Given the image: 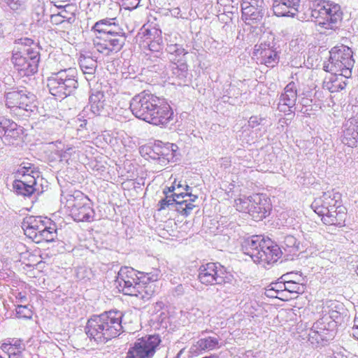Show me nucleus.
<instances>
[{
	"instance_id": "7c9ffc66",
	"label": "nucleus",
	"mask_w": 358,
	"mask_h": 358,
	"mask_svg": "<svg viewBox=\"0 0 358 358\" xmlns=\"http://www.w3.org/2000/svg\"><path fill=\"white\" fill-rule=\"evenodd\" d=\"M80 69L85 75H94L96 72V62L91 57L82 55L79 59Z\"/></svg>"
},
{
	"instance_id": "864d4df0",
	"label": "nucleus",
	"mask_w": 358,
	"mask_h": 358,
	"mask_svg": "<svg viewBox=\"0 0 358 358\" xmlns=\"http://www.w3.org/2000/svg\"><path fill=\"white\" fill-rule=\"evenodd\" d=\"M0 358H2V357L0 356Z\"/></svg>"
},
{
	"instance_id": "cd10ccee",
	"label": "nucleus",
	"mask_w": 358,
	"mask_h": 358,
	"mask_svg": "<svg viewBox=\"0 0 358 358\" xmlns=\"http://www.w3.org/2000/svg\"><path fill=\"white\" fill-rule=\"evenodd\" d=\"M154 147V151L159 154L162 158L173 157L174 153L177 150V146L174 143H163L162 141H157L152 144Z\"/></svg>"
},
{
	"instance_id": "37998d69",
	"label": "nucleus",
	"mask_w": 358,
	"mask_h": 358,
	"mask_svg": "<svg viewBox=\"0 0 358 358\" xmlns=\"http://www.w3.org/2000/svg\"><path fill=\"white\" fill-rule=\"evenodd\" d=\"M173 189H176V190L179 189H182L185 192H187L189 189V186L187 184H184L181 182V180H175L172 184Z\"/></svg>"
},
{
	"instance_id": "c756f323",
	"label": "nucleus",
	"mask_w": 358,
	"mask_h": 358,
	"mask_svg": "<svg viewBox=\"0 0 358 358\" xmlns=\"http://www.w3.org/2000/svg\"><path fill=\"white\" fill-rule=\"evenodd\" d=\"M298 6V5H289L285 1H274L273 2V13L277 17H293L294 13L291 9Z\"/></svg>"
},
{
	"instance_id": "c85d7f7f",
	"label": "nucleus",
	"mask_w": 358,
	"mask_h": 358,
	"mask_svg": "<svg viewBox=\"0 0 358 358\" xmlns=\"http://www.w3.org/2000/svg\"><path fill=\"white\" fill-rule=\"evenodd\" d=\"M90 110L93 113L99 115L104 108V95L101 92H96L90 96Z\"/></svg>"
},
{
	"instance_id": "5701e85b",
	"label": "nucleus",
	"mask_w": 358,
	"mask_h": 358,
	"mask_svg": "<svg viewBox=\"0 0 358 358\" xmlns=\"http://www.w3.org/2000/svg\"><path fill=\"white\" fill-rule=\"evenodd\" d=\"M143 41L152 51H159L162 48V32L156 28L147 29L143 31Z\"/></svg>"
},
{
	"instance_id": "9b49d317",
	"label": "nucleus",
	"mask_w": 358,
	"mask_h": 358,
	"mask_svg": "<svg viewBox=\"0 0 358 358\" xmlns=\"http://www.w3.org/2000/svg\"><path fill=\"white\" fill-rule=\"evenodd\" d=\"M77 71L67 70L53 72L48 78L47 86L48 91L56 99H64L78 87Z\"/></svg>"
},
{
	"instance_id": "a18cd8bd",
	"label": "nucleus",
	"mask_w": 358,
	"mask_h": 358,
	"mask_svg": "<svg viewBox=\"0 0 358 358\" xmlns=\"http://www.w3.org/2000/svg\"><path fill=\"white\" fill-rule=\"evenodd\" d=\"M15 299L19 303H25L27 302V294L23 292H19L16 294Z\"/></svg>"
},
{
	"instance_id": "6ab92c4d",
	"label": "nucleus",
	"mask_w": 358,
	"mask_h": 358,
	"mask_svg": "<svg viewBox=\"0 0 358 358\" xmlns=\"http://www.w3.org/2000/svg\"><path fill=\"white\" fill-rule=\"evenodd\" d=\"M112 10H115V13L110 15L108 13V18L101 20L95 23L92 27V31L95 34V36H100L103 35H112L115 34H120L112 29V26L115 24L114 21L120 13V6L117 3L111 4Z\"/></svg>"
},
{
	"instance_id": "4468645a",
	"label": "nucleus",
	"mask_w": 358,
	"mask_h": 358,
	"mask_svg": "<svg viewBox=\"0 0 358 358\" xmlns=\"http://www.w3.org/2000/svg\"><path fill=\"white\" fill-rule=\"evenodd\" d=\"M90 201L87 195L80 191H75L73 194L66 196L64 207L74 220L90 222L94 214Z\"/></svg>"
},
{
	"instance_id": "a211bd4d",
	"label": "nucleus",
	"mask_w": 358,
	"mask_h": 358,
	"mask_svg": "<svg viewBox=\"0 0 358 358\" xmlns=\"http://www.w3.org/2000/svg\"><path fill=\"white\" fill-rule=\"evenodd\" d=\"M176 192L173 194V201L176 202V211L178 215L187 217L196 207L194 203L197 200V196L188 194L182 189H177Z\"/></svg>"
},
{
	"instance_id": "473e14b6",
	"label": "nucleus",
	"mask_w": 358,
	"mask_h": 358,
	"mask_svg": "<svg viewBox=\"0 0 358 358\" xmlns=\"http://www.w3.org/2000/svg\"><path fill=\"white\" fill-rule=\"evenodd\" d=\"M284 285L285 290L289 294H301L305 291V285L301 279H298L297 282L289 281L286 284L284 283Z\"/></svg>"
},
{
	"instance_id": "c03bdc74",
	"label": "nucleus",
	"mask_w": 358,
	"mask_h": 358,
	"mask_svg": "<svg viewBox=\"0 0 358 358\" xmlns=\"http://www.w3.org/2000/svg\"><path fill=\"white\" fill-rule=\"evenodd\" d=\"M352 334H353L355 338L358 340V312L356 316H355L354 325L352 327Z\"/></svg>"
},
{
	"instance_id": "2eb2a0df",
	"label": "nucleus",
	"mask_w": 358,
	"mask_h": 358,
	"mask_svg": "<svg viewBox=\"0 0 358 358\" xmlns=\"http://www.w3.org/2000/svg\"><path fill=\"white\" fill-rule=\"evenodd\" d=\"M161 338L159 335H146L136 340L131 345L125 358H153L159 349Z\"/></svg>"
},
{
	"instance_id": "a19ab883",
	"label": "nucleus",
	"mask_w": 358,
	"mask_h": 358,
	"mask_svg": "<svg viewBox=\"0 0 358 358\" xmlns=\"http://www.w3.org/2000/svg\"><path fill=\"white\" fill-rule=\"evenodd\" d=\"M173 202H174L173 199H168L167 197L160 200L159 202V208H157V210L161 211L162 210H165V208L172 205Z\"/></svg>"
},
{
	"instance_id": "09e8293b",
	"label": "nucleus",
	"mask_w": 358,
	"mask_h": 358,
	"mask_svg": "<svg viewBox=\"0 0 358 358\" xmlns=\"http://www.w3.org/2000/svg\"><path fill=\"white\" fill-rule=\"evenodd\" d=\"M176 189H173V187L171 186L166 189H164V191H163V192H164L165 194H168V193H170V192H176Z\"/></svg>"
},
{
	"instance_id": "a878e982",
	"label": "nucleus",
	"mask_w": 358,
	"mask_h": 358,
	"mask_svg": "<svg viewBox=\"0 0 358 358\" xmlns=\"http://www.w3.org/2000/svg\"><path fill=\"white\" fill-rule=\"evenodd\" d=\"M71 58L66 54H57L50 59V69L53 72H60L67 70H76L70 66Z\"/></svg>"
},
{
	"instance_id": "9d476101",
	"label": "nucleus",
	"mask_w": 358,
	"mask_h": 358,
	"mask_svg": "<svg viewBox=\"0 0 358 358\" xmlns=\"http://www.w3.org/2000/svg\"><path fill=\"white\" fill-rule=\"evenodd\" d=\"M15 174L17 178L13 180V188L16 194L31 197L38 190L37 179L40 177V171L34 164L22 163Z\"/></svg>"
},
{
	"instance_id": "58836bf2",
	"label": "nucleus",
	"mask_w": 358,
	"mask_h": 358,
	"mask_svg": "<svg viewBox=\"0 0 358 358\" xmlns=\"http://www.w3.org/2000/svg\"><path fill=\"white\" fill-rule=\"evenodd\" d=\"M298 279H301V280H302L301 275H298L297 273H286L282 275V276L280 277L279 280L276 282L287 284L289 280L290 282H296Z\"/></svg>"
},
{
	"instance_id": "603ef678",
	"label": "nucleus",
	"mask_w": 358,
	"mask_h": 358,
	"mask_svg": "<svg viewBox=\"0 0 358 358\" xmlns=\"http://www.w3.org/2000/svg\"><path fill=\"white\" fill-rule=\"evenodd\" d=\"M357 275H358V266H357Z\"/></svg>"
},
{
	"instance_id": "bb28decb",
	"label": "nucleus",
	"mask_w": 358,
	"mask_h": 358,
	"mask_svg": "<svg viewBox=\"0 0 358 358\" xmlns=\"http://www.w3.org/2000/svg\"><path fill=\"white\" fill-rule=\"evenodd\" d=\"M264 294L271 299H278L282 301L289 300L287 292L285 290V285L282 282H274L269 284L266 288Z\"/></svg>"
},
{
	"instance_id": "2f4dec72",
	"label": "nucleus",
	"mask_w": 358,
	"mask_h": 358,
	"mask_svg": "<svg viewBox=\"0 0 358 358\" xmlns=\"http://www.w3.org/2000/svg\"><path fill=\"white\" fill-rule=\"evenodd\" d=\"M76 11L77 8L76 7V5L71 3H66V8L63 9H59V11L55 13V14L62 16V17L67 20V22L70 23L71 22L74 21Z\"/></svg>"
},
{
	"instance_id": "8fccbe9b",
	"label": "nucleus",
	"mask_w": 358,
	"mask_h": 358,
	"mask_svg": "<svg viewBox=\"0 0 358 358\" xmlns=\"http://www.w3.org/2000/svg\"><path fill=\"white\" fill-rule=\"evenodd\" d=\"M114 3H110L111 5L113 4ZM111 5H109V7H108V9H107L106 10V15H108V14H110V15H113L115 13V10H112L110 9L111 8Z\"/></svg>"
},
{
	"instance_id": "f3484780",
	"label": "nucleus",
	"mask_w": 358,
	"mask_h": 358,
	"mask_svg": "<svg viewBox=\"0 0 358 358\" xmlns=\"http://www.w3.org/2000/svg\"><path fill=\"white\" fill-rule=\"evenodd\" d=\"M93 45L98 52L108 56L120 51L124 45V36L120 33L95 36Z\"/></svg>"
},
{
	"instance_id": "f03ea898",
	"label": "nucleus",
	"mask_w": 358,
	"mask_h": 358,
	"mask_svg": "<svg viewBox=\"0 0 358 358\" xmlns=\"http://www.w3.org/2000/svg\"><path fill=\"white\" fill-rule=\"evenodd\" d=\"M131 112L136 117L154 126L165 128L174 121V112L165 99L143 92L133 98Z\"/></svg>"
},
{
	"instance_id": "72a5a7b5",
	"label": "nucleus",
	"mask_w": 358,
	"mask_h": 358,
	"mask_svg": "<svg viewBox=\"0 0 358 358\" xmlns=\"http://www.w3.org/2000/svg\"><path fill=\"white\" fill-rule=\"evenodd\" d=\"M358 133L354 129H347L345 135L343 138V143L348 145L350 148H355L357 146Z\"/></svg>"
},
{
	"instance_id": "b1692460",
	"label": "nucleus",
	"mask_w": 358,
	"mask_h": 358,
	"mask_svg": "<svg viewBox=\"0 0 358 358\" xmlns=\"http://www.w3.org/2000/svg\"><path fill=\"white\" fill-rule=\"evenodd\" d=\"M220 348L219 339L216 337H205L196 342L189 352L193 355H199L203 352H210Z\"/></svg>"
},
{
	"instance_id": "39448f33",
	"label": "nucleus",
	"mask_w": 358,
	"mask_h": 358,
	"mask_svg": "<svg viewBox=\"0 0 358 358\" xmlns=\"http://www.w3.org/2000/svg\"><path fill=\"white\" fill-rule=\"evenodd\" d=\"M341 202V194L332 189L315 199L312 208L324 224L343 227L347 220V208Z\"/></svg>"
},
{
	"instance_id": "aec40b11",
	"label": "nucleus",
	"mask_w": 358,
	"mask_h": 358,
	"mask_svg": "<svg viewBox=\"0 0 358 358\" xmlns=\"http://www.w3.org/2000/svg\"><path fill=\"white\" fill-rule=\"evenodd\" d=\"M253 55L261 64L267 66H274L279 61L277 52L266 43L256 45Z\"/></svg>"
},
{
	"instance_id": "0eeeda50",
	"label": "nucleus",
	"mask_w": 358,
	"mask_h": 358,
	"mask_svg": "<svg viewBox=\"0 0 358 358\" xmlns=\"http://www.w3.org/2000/svg\"><path fill=\"white\" fill-rule=\"evenodd\" d=\"M311 21L317 26L334 30L341 25L343 11L341 5L329 0H314L310 5Z\"/></svg>"
},
{
	"instance_id": "f704fd0d",
	"label": "nucleus",
	"mask_w": 358,
	"mask_h": 358,
	"mask_svg": "<svg viewBox=\"0 0 358 358\" xmlns=\"http://www.w3.org/2000/svg\"><path fill=\"white\" fill-rule=\"evenodd\" d=\"M16 316L21 320H29L32 317V310L29 306L18 305L15 308Z\"/></svg>"
},
{
	"instance_id": "de8ad7c7",
	"label": "nucleus",
	"mask_w": 358,
	"mask_h": 358,
	"mask_svg": "<svg viewBox=\"0 0 358 358\" xmlns=\"http://www.w3.org/2000/svg\"><path fill=\"white\" fill-rule=\"evenodd\" d=\"M64 1H51L50 3H52L56 8L60 10L65 8V4L62 3Z\"/></svg>"
},
{
	"instance_id": "ddd939ff",
	"label": "nucleus",
	"mask_w": 358,
	"mask_h": 358,
	"mask_svg": "<svg viewBox=\"0 0 358 358\" xmlns=\"http://www.w3.org/2000/svg\"><path fill=\"white\" fill-rule=\"evenodd\" d=\"M354 63L352 50L347 46H343L331 50L329 60L324 64V70L325 72L334 73L341 72L344 78H349L352 76Z\"/></svg>"
},
{
	"instance_id": "f257e3e1",
	"label": "nucleus",
	"mask_w": 358,
	"mask_h": 358,
	"mask_svg": "<svg viewBox=\"0 0 358 358\" xmlns=\"http://www.w3.org/2000/svg\"><path fill=\"white\" fill-rule=\"evenodd\" d=\"M160 271H138L130 266H122L117 272V284L120 292L146 302L155 295V283L159 279Z\"/></svg>"
},
{
	"instance_id": "6e6552de",
	"label": "nucleus",
	"mask_w": 358,
	"mask_h": 358,
	"mask_svg": "<svg viewBox=\"0 0 358 358\" xmlns=\"http://www.w3.org/2000/svg\"><path fill=\"white\" fill-rule=\"evenodd\" d=\"M24 236L36 243H50L56 240L55 223L48 217L29 215L22 222Z\"/></svg>"
},
{
	"instance_id": "e433bc0d",
	"label": "nucleus",
	"mask_w": 358,
	"mask_h": 358,
	"mask_svg": "<svg viewBox=\"0 0 358 358\" xmlns=\"http://www.w3.org/2000/svg\"><path fill=\"white\" fill-rule=\"evenodd\" d=\"M141 153L143 157H146L147 159H159L161 157L159 154H157L155 151L153 150V147L152 145H144L141 148Z\"/></svg>"
},
{
	"instance_id": "4be33fe9",
	"label": "nucleus",
	"mask_w": 358,
	"mask_h": 358,
	"mask_svg": "<svg viewBox=\"0 0 358 358\" xmlns=\"http://www.w3.org/2000/svg\"><path fill=\"white\" fill-rule=\"evenodd\" d=\"M329 76H327L324 80V88L328 90L331 93L339 92L346 87V81L343 74L341 72L334 73L333 72H328Z\"/></svg>"
},
{
	"instance_id": "412c9836",
	"label": "nucleus",
	"mask_w": 358,
	"mask_h": 358,
	"mask_svg": "<svg viewBox=\"0 0 358 358\" xmlns=\"http://www.w3.org/2000/svg\"><path fill=\"white\" fill-rule=\"evenodd\" d=\"M296 100V90L294 82H290L285 87L278 104V110L285 114H289Z\"/></svg>"
},
{
	"instance_id": "3c124183",
	"label": "nucleus",
	"mask_w": 358,
	"mask_h": 358,
	"mask_svg": "<svg viewBox=\"0 0 358 358\" xmlns=\"http://www.w3.org/2000/svg\"><path fill=\"white\" fill-rule=\"evenodd\" d=\"M202 358H216V356H215V355H210L209 356H206Z\"/></svg>"
},
{
	"instance_id": "7ed1b4c3",
	"label": "nucleus",
	"mask_w": 358,
	"mask_h": 358,
	"mask_svg": "<svg viewBox=\"0 0 358 358\" xmlns=\"http://www.w3.org/2000/svg\"><path fill=\"white\" fill-rule=\"evenodd\" d=\"M122 313L110 310L99 315H93L87 320L85 334L90 341L98 343L106 342L120 336L122 330Z\"/></svg>"
},
{
	"instance_id": "c9c22d12",
	"label": "nucleus",
	"mask_w": 358,
	"mask_h": 358,
	"mask_svg": "<svg viewBox=\"0 0 358 358\" xmlns=\"http://www.w3.org/2000/svg\"><path fill=\"white\" fill-rule=\"evenodd\" d=\"M0 127H1L2 131L4 132V135H8L9 133L16 131L17 124L11 120L3 118L0 120Z\"/></svg>"
},
{
	"instance_id": "ea45409f",
	"label": "nucleus",
	"mask_w": 358,
	"mask_h": 358,
	"mask_svg": "<svg viewBox=\"0 0 358 358\" xmlns=\"http://www.w3.org/2000/svg\"><path fill=\"white\" fill-rule=\"evenodd\" d=\"M122 2L125 10H133L138 6L141 1L139 0H122Z\"/></svg>"
},
{
	"instance_id": "dca6fc26",
	"label": "nucleus",
	"mask_w": 358,
	"mask_h": 358,
	"mask_svg": "<svg viewBox=\"0 0 358 358\" xmlns=\"http://www.w3.org/2000/svg\"><path fill=\"white\" fill-rule=\"evenodd\" d=\"M5 103L11 110H24L28 112L36 108L34 95L17 90H10L6 93Z\"/></svg>"
},
{
	"instance_id": "423d86ee",
	"label": "nucleus",
	"mask_w": 358,
	"mask_h": 358,
	"mask_svg": "<svg viewBox=\"0 0 358 358\" xmlns=\"http://www.w3.org/2000/svg\"><path fill=\"white\" fill-rule=\"evenodd\" d=\"M11 64L14 70L18 75L31 76L38 71V62H40V52L37 50L34 42L26 38L24 41L18 42L11 52Z\"/></svg>"
},
{
	"instance_id": "4c0bfd02",
	"label": "nucleus",
	"mask_w": 358,
	"mask_h": 358,
	"mask_svg": "<svg viewBox=\"0 0 358 358\" xmlns=\"http://www.w3.org/2000/svg\"><path fill=\"white\" fill-rule=\"evenodd\" d=\"M27 0H3L6 5L14 12H19L24 8L25 1Z\"/></svg>"
},
{
	"instance_id": "393cba45",
	"label": "nucleus",
	"mask_w": 358,
	"mask_h": 358,
	"mask_svg": "<svg viewBox=\"0 0 358 358\" xmlns=\"http://www.w3.org/2000/svg\"><path fill=\"white\" fill-rule=\"evenodd\" d=\"M2 352L7 354L8 358H21L24 350V343L20 339H8L2 343Z\"/></svg>"
},
{
	"instance_id": "49530a36",
	"label": "nucleus",
	"mask_w": 358,
	"mask_h": 358,
	"mask_svg": "<svg viewBox=\"0 0 358 358\" xmlns=\"http://www.w3.org/2000/svg\"><path fill=\"white\" fill-rule=\"evenodd\" d=\"M301 0H273V2H285V3L288 5H292V6H299V1Z\"/></svg>"
},
{
	"instance_id": "79ce46f5",
	"label": "nucleus",
	"mask_w": 358,
	"mask_h": 358,
	"mask_svg": "<svg viewBox=\"0 0 358 358\" xmlns=\"http://www.w3.org/2000/svg\"><path fill=\"white\" fill-rule=\"evenodd\" d=\"M64 22H67L66 20L62 18V16L53 13L50 15V22L55 25H59Z\"/></svg>"
},
{
	"instance_id": "20e7f679",
	"label": "nucleus",
	"mask_w": 358,
	"mask_h": 358,
	"mask_svg": "<svg viewBox=\"0 0 358 358\" xmlns=\"http://www.w3.org/2000/svg\"><path fill=\"white\" fill-rule=\"evenodd\" d=\"M241 251L256 264L263 267L277 263L282 254L279 245L274 241L258 235L243 239Z\"/></svg>"
},
{
	"instance_id": "1a4fd4ad",
	"label": "nucleus",
	"mask_w": 358,
	"mask_h": 358,
	"mask_svg": "<svg viewBox=\"0 0 358 358\" xmlns=\"http://www.w3.org/2000/svg\"><path fill=\"white\" fill-rule=\"evenodd\" d=\"M234 206L237 210L250 215L255 222L261 221L268 216L272 208L269 197L264 194L239 197L235 199Z\"/></svg>"
},
{
	"instance_id": "f8f14e48",
	"label": "nucleus",
	"mask_w": 358,
	"mask_h": 358,
	"mask_svg": "<svg viewBox=\"0 0 358 358\" xmlns=\"http://www.w3.org/2000/svg\"><path fill=\"white\" fill-rule=\"evenodd\" d=\"M197 280L205 286L234 285L236 280L231 271L217 262H207L199 268Z\"/></svg>"
}]
</instances>
